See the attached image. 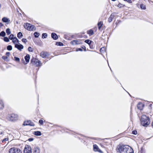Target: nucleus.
I'll use <instances>...</instances> for the list:
<instances>
[{
	"mask_svg": "<svg viewBox=\"0 0 153 153\" xmlns=\"http://www.w3.org/2000/svg\"><path fill=\"white\" fill-rule=\"evenodd\" d=\"M39 148L38 147H35L33 149V153H40Z\"/></svg>",
	"mask_w": 153,
	"mask_h": 153,
	"instance_id": "nucleus-12",
	"label": "nucleus"
},
{
	"mask_svg": "<svg viewBox=\"0 0 153 153\" xmlns=\"http://www.w3.org/2000/svg\"><path fill=\"white\" fill-rule=\"evenodd\" d=\"M102 25H103V22L102 21H100V22H99L98 23L97 25H98V26L99 29V30L100 29L101 27L102 26Z\"/></svg>",
	"mask_w": 153,
	"mask_h": 153,
	"instance_id": "nucleus-20",
	"label": "nucleus"
},
{
	"mask_svg": "<svg viewBox=\"0 0 153 153\" xmlns=\"http://www.w3.org/2000/svg\"><path fill=\"white\" fill-rule=\"evenodd\" d=\"M2 21L4 22H10L9 19L6 17L3 18L2 19Z\"/></svg>",
	"mask_w": 153,
	"mask_h": 153,
	"instance_id": "nucleus-18",
	"label": "nucleus"
},
{
	"mask_svg": "<svg viewBox=\"0 0 153 153\" xmlns=\"http://www.w3.org/2000/svg\"><path fill=\"white\" fill-rule=\"evenodd\" d=\"M5 33L4 31H1L0 33V36L4 37L5 35Z\"/></svg>",
	"mask_w": 153,
	"mask_h": 153,
	"instance_id": "nucleus-26",
	"label": "nucleus"
},
{
	"mask_svg": "<svg viewBox=\"0 0 153 153\" xmlns=\"http://www.w3.org/2000/svg\"><path fill=\"white\" fill-rule=\"evenodd\" d=\"M15 37L13 35L11 34L9 36V38L10 40H13Z\"/></svg>",
	"mask_w": 153,
	"mask_h": 153,
	"instance_id": "nucleus-33",
	"label": "nucleus"
},
{
	"mask_svg": "<svg viewBox=\"0 0 153 153\" xmlns=\"http://www.w3.org/2000/svg\"><path fill=\"white\" fill-rule=\"evenodd\" d=\"M125 1H127L129 3H132V1L131 0H126Z\"/></svg>",
	"mask_w": 153,
	"mask_h": 153,
	"instance_id": "nucleus-47",
	"label": "nucleus"
},
{
	"mask_svg": "<svg viewBox=\"0 0 153 153\" xmlns=\"http://www.w3.org/2000/svg\"><path fill=\"white\" fill-rule=\"evenodd\" d=\"M7 58V57L5 56H3L2 57V58L4 60L6 59Z\"/></svg>",
	"mask_w": 153,
	"mask_h": 153,
	"instance_id": "nucleus-45",
	"label": "nucleus"
},
{
	"mask_svg": "<svg viewBox=\"0 0 153 153\" xmlns=\"http://www.w3.org/2000/svg\"><path fill=\"white\" fill-rule=\"evenodd\" d=\"M114 14L112 13L111 15L108 19V21L109 22H110L112 21V19L114 17Z\"/></svg>",
	"mask_w": 153,
	"mask_h": 153,
	"instance_id": "nucleus-16",
	"label": "nucleus"
},
{
	"mask_svg": "<svg viewBox=\"0 0 153 153\" xmlns=\"http://www.w3.org/2000/svg\"><path fill=\"white\" fill-rule=\"evenodd\" d=\"M12 42L15 45V44H17V43L19 42V40L16 37H15L14 39L12 40Z\"/></svg>",
	"mask_w": 153,
	"mask_h": 153,
	"instance_id": "nucleus-17",
	"label": "nucleus"
},
{
	"mask_svg": "<svg viewBox=\"0 0 153 153\" xmlns=\"http://www.w3.org/2000/svg\"><path fill=\"white\" fill-rule=\"evenodd\" d=\"M7 49L8 51H11L12 49V47L11 45H8L7 47Z\"/></svg>",
	"mask_w": 153,
	"mask_h": 153,
	"instance_id": "nucleus-30",
	"label": "nucleus"
},
{
	"mask_svg": "<svg viewBox=\"0 0 153 153\" xmlns=\"http://www.w3.org/2000/svg\"><path fill=\"white\" fill-rule=\"evenodd\" d=\"M4 41L6 42H8L9 41V39L7 37H4Z\"/></svg>",
	"mask_w": 153,
	"mask_h": 153,
	"instance_id": "nucleus-36",
	"label": "nucleus"
},
{
	"mask_svg": "<svg viewBox=\"0 0 153 153\" xmlns=\"http://www.w3.org/2000/svg\"><path fill=\"white\" fill-rule=\"evenodd\" d=\"M9 153H22L20 149L14 147L10 149L9 151Z\"/></svg>",
	"mask_w": 153,
	"mask_h": 153,
	"instance_id": "nucleus-5",
	"label": "nucleus"
},
{
	"mask_svg": "<svg viewBox=\"0 0 153 153\" xmlns=\"http://www.w3.org/2000/svg\"><path fill=\"white\" fill-rule=\"evenodd\" d=\"M30 25V24L28 23H26L24 24V28L25 29L27 30L29 26Z\"/></svg>",
	"mask_w": 153,
	"mask_h": 153,
	"instance_id": "nucleus-21",
	"label": "nucleus"
},
{
	"mask_svg": "<svg viewBox=\"0 0 153 153\" xmlns=\"http://www.w3.org/2000/svg\"><path fill=\"white\" fill-rule=\"evenodd\" d=\"M22 42L25 43H26L27 42V39H26L23 38L22 39Z\"/></svg>",
	"mask_w": 153,
	"mask_h": 153,
	"instance_id": "nucleus-40",
	"label": "nucleus"
},
{
	"mask_svg": "<svg viewBox=\"0 0 153 153\" xmlns=\"http://www.w3.org/2000/svg\"><path fill=\"white\" fill-rule=\"evenodd\" d=\"M39 123L40 124H43V120H41V119H40L39 120Z\"/></svg>",
	"mask_w": 153,
	"mask_h": 153,
	"instance_id": "nucleus-41",
	"label": "nucleus"
},
{
	"mask_svg": "<svg viewBox=\"0 0 153 153\" xmlns=\"http://www.w3.org/2000/svg\"><path fill=\"white\" fill-rule=\"evenodd\" d=\"M52 37L54 40H56L58 38V36L55 33H52L51 34Z\"/></svg>",
	"mask_w": 153,
	"mask_h": 153,
	"instance_id": "nucleus-15",
	"label": "nucleus"
},
{
	"mask_svg": "<svg viewBox=\"0 0 153 153\" xmlns=\"http://www.w3.org/2000/svg\"><path fill=\"white\" fill-rule=\"evenodd\" d=\"M31 63L33 65H35L36 66H40L42 65L41 61L35 58H33L32 59Z\"/></svg>",
	"mask_w": 153,
	"mask_h": 153,
	"instance_id": "nucleus-4",
	"label": "nucleus"
},
{
	"mask_svg": "<svg viewBox=\"0 0 153 153\" xmlns=\"http://www.w3.org/2000/svg\"><path fill=\"white\" fill-rule=\"evenodd\" d=\"M132 134H137V132L136 131H133L132 132Z\"/></svg>",
	"mask_w": 153,
	"mask_h": 153,
	"instance_id": "nucleus-39",
	"label": "nucleus"
},
{
	"mask_svg": "<svg viewBox=\"0 0 153 153\" xmlns=\"http://www.w3.org/2000/svg\"><path fill=\"white\" fill-rule=\"evenodd\" d=\"M3 25L2 24V23L0 22V27L2 26Z\"/></svg>",
	"mask_w": 153,
	"mask_h": 153,
	"instance_id": "nucleus-52",
	"label": "nucleus"
},
{
	"mask_svg": "<svg viewBox=\"0 0 153 153\" xmlns=\"http://www.w3.org/2000/svg\"><path fill=\"white\" fill-rule=\"evenodd\" d=\"M82 51V48H79L76 49V51Z\"/></svg>",
	"mask_w": 153,
	"mask_h": 153,
	"instance_id": "nucleus-43",
	"label": "nucleus"
},
{
	"mask_svg": "<svg viewBox=\"0 0 153 153\" xmlns=\"http://www.w3.org/2000/svg\"><path fill=\"white\" fill-rule=\"evenodd\" d=\"M82 48L85 49V51H86V48L84 46H83L82 47Z\"/></svg>",
	"mask_w": 153,
	"mask_h": 153,
	"instance_id": "nucleus-50",
	"label": "nucleus"
},
{
	"mask_svg": "<svg viewBox=\"0 0 153 153\" xmlns=\"http://www.w3.org/2000/svg\"><path fill=\"white\" fill-rule=\"evenodd\" d=\"M15 60L17 62H19L20 61V59L19 58L17 57H14Z\"/></svg>",
	"mask_w": 153,
	"mask_h": 153,
	"instance_id": "nucleus-37",
	"label": "nucleus"
},
{
	"mask_svg": "<svg viewBox=\"0 0 153 153\" xmlns=\"http://www.w3.org/2000/svg\"><path fill=\"white\" fill-rule=\"evenodd\" d=\"M85 42L89 45H90L91 42V41L90 40L87 39L85 41Z\"/></svg>",
	"mask_w": 153,
	"mask_h": 153,
	"instance_id": "nucleus-32",
	"label": "nucleus"
},
{
	"mask_svg": "<svg viewBox=\"0 0 153 153\" xmlns=\"http://www.w3.org/2000/svg\"><path fill=\"white\" fill-rule=\"evenodd\" d=\"M103 50H105V48L104 47H102L100 49V51L101 52L102 51H103Z\"/></svg>",
	"mask_w": 153,
	"mask_h": 153,
	"instance_id": "nucleus-46",
	"label": "nucleus"
},
{
	"mask_svg": "<svg viewBox=\"0 0 153 153\" xmlns=\"http://www.w3.org/2000/svg\"><path fill=\"white\" fill-rule=\"evenodd\" d=\"M36 29V27L34 25L30 24L27 30H35Z\"/></svg>",
	"mask_w": 153,
	"mask_h": 153,
	"instance_id": "nucleus-13",
	"label": "nucleus"
},
{
	"mask_svg": "<svg viewBox=\"0 0 153 153\" xmlns=\"http://www.w3.org/2000/svg\"><path fill=\"white\" fill-rule=\"evenodd\" d=\"M58 45L60 46H62L63 45V44L61 42H59L58 43Z\"/></svg>",
	"mask_w": 153,
	"mask_h": 153,
	"instance_id": "nucleus-44",
	"label": "nucleus"
},
{
	"mask_svg": "<svg viewBox=\"0 0 153 153\" xmlns=\"http://www.w3.org/2000/svg\"><path fill=\"white\" fill-rule=\"evenodd\" d=\"M48 55V53L47 52L42 51L40 53V56L43 58H46Z\"/></svg>",
	"mask_w": 153,
	"mask_h": 153,
	"instance_id": "nucleus-10",
	"label": "nucleus"
},
{
	"mask_svg": "<svg viewBox=\"0 0 153 153\" xmlns=\"http://www.w3.org/2000/svg\"><path fill=\"white\" fill-rule=\"evenodd\" d=\"M4 108V104L3 101L1 100H0V110H2Z\"/></svg>",
	"mask_w": 153,
	"mask_h": 153,
	"instance_id": "nucleus-14",
	"label": "nucleus"
},
{
	"mask_svg": "<svg viewBox=\"0 0 153 153\" xmlns=\"http://www.w3.org/2000/svg\"><path fill=\"white\" fill-rule=\"evenodd\" d=\"M23 125L24 126H27V125H30L31 126H34V124L31 122V121L30 120H28L27 121H25L23 124Z\"/></svg>",
	"mask_w": 153,
	"mask_h": 153,
	"instance_id": "nucleus-8",
	"label": "nucleus"
},
{
	"mask_svg": "<svg viewBox=\"0 0 153 153\" xmlns=\"http://www.w3.org/2000/svg\"><path fill=\"white\" fill-rule=\"evenodd\" d=\"M28 50L30 52H33V49L30 47H29L28 48Z\"/></svg>",
	"mask_w": 153,
	"mask_h": 153,
	"instance_id": "nucleus-35",
	"label": "nucleus"
},
{
	"mask_svg": "<svg viewBox=\"0 0 153 153\" xmlns=\"http://www.w3.org/2000/svg\"><path fill=\"white\" fill-rule=\"evenodd\" d=\"M30 59V55L29 54L27 55L25 57V59L26 61V62H24L25 64H27L29 61Z\"/></svg>",
	"mask_w": 153,
	"mask_h": 153,
	"instance_id": "nucleus-11",
	"label": "nucleus"
},
{
	"mask_svg": "<svg viewBox=\"0 0 153 153\" xmlns=\"http://www.w3.org/2000/svg\"><path fill=\"white\" fill-rule=\"evenodd\" d=\"M124 0L125 1L126 0Z\"/></svg>",
	"mask_w": 153,
	"mask_h": 153,
	"instance_id": "nucleus-53",
	"label": "nucleus"
},
{
	"mask_svg": "<svg viewBox=\"0 0 153 153\" xmlns=\"http://www.w3.org/2000/svg\"><path fill=\"white\" fill-rule=\"evenodd\" d=\"M120 153H134L133 149L128 145H122L118 149Z\"/></svg>",
	"mask_w": 153,
	"mask_h": 153,
	"instance_id": "nucleus-1",
	"label": "nucleus"
},
{
	"mask_svg": "<svg viewBox=\"0 0 153 153\" xmlns=\"http://www.w3.org/2000/svg\"><path fill=\"white\" fill-rule=\"evenodd\" d=\"M124 6H125L124 4H122L120 3L118 5L117 7H118L120 8H121L122 7H124Z\"/></svg>",
	"mask_w": 153,
	"mask_h": 153,
	"instance_id": "nucleus-28",
	"label": "nucleus"
},
{
	"mask_svg": "<svg viewBox=\"0 0 153 153\" xmlns=\"http://www.w3.org/2000/svg\"><path fill=\"white\" fill-rule=\"evenodd\" d=\"M15 47L20 51H22L24 48L23 46L20 44H15Z\"/></svg>",
	"mask_w": 153,
	"mask_h": 153,
	"instance_id": "nucleus-7",
	"label": "nucleus"
},
{
	"mask_svg": "<svg viewBox=\"0 0 153 153\" xmlns=\"http://www.w3.org/2000/svg\"><path fill=\"white\" fill-rule=\"evenodd\" d=\"M33 138H29V139H28V140L30 141H33Z\"/></svg>",
	"mask_w": 153,
	"mask_h": 153,
	"instance_id": "nucleus-48",
	"label": "nucleus"
},
{
	"mask_svg": "<svg viewBox=\"0 0 153 153\" xmlns=\"http://www.w3.org/2000/svg\"><path fill=\"white\" fill-rule=\"evenodd\" d=\"M150 123L149 119L145 115H143L141 118V123L143 126H146Z\"/></svg>",
	"mask_w": 153,
	"mask_h": 153,
	"instance_id": "nucleus-2",
	"label": "nucleus"
},
{
	"mask_svg": "<svg viewBox=\"0 0 153 153\" xmlns=\"http://www.w3.org/2000/svg\"><path fill=\"white\" fill-rule=\"evenodd\" d=\"M6 32L7 35H9L11 33L10 29L9 28H7L6 30Z\"/></svg>",
	"mask_w": 153,
	"mask_h": 153,
	"instance_id": "nucleus-31",
	"label": "nucleus"
},
{
	"mask_svg": "<svg viewBox=\"0 0 153 153\" xmlns=\"http://www.w3.org/2000/svg\"><path fill=\"white\" fill-rule=\"evenodd\" d=\"M22 36L23 35L22 34V33L20 32H19V33L17 34V37L19 39H20L21 38H22Z\"/></svg>",
	"mask_w": 153,
	"mask_h": 153,
	"instance_id": "nucleus-25",
	"label": "nucleus"
},
{
	"mask_svg": "<svg viewBox=\"0 0 153 153\" xmlns=\"http://www.w3.org/2000/svg\"><path fill=\"white\" fill-rule=\"evenodd\" d=\"M8 138H4L2 140V142H3L4 141H8Z\"/></svg>",
	"mask_w": 153,
	"mask_h": 153,
	"instance_id": "nucleus-42",
	"label": "nucleus"
},
{
	"mask_svg": "<svg viewBox=\"0 0 153 153\" xmlns=\"http://www.w3.org/2000/svg\"><path fill=\"white\" fill-rule=\"evenodd\" d=\"M24 153H32L31 148L30 146L26 145L24 150Z\"/></svg>",
	"mask_w": 153,
	"mask_h": 153,
	"instance_id": "nucleus-6",
	"label": "nucleus"
},
{
	"mask_svg": "<svg viewBox=\"0 0 153 153\" xmlns=\"http://www.w3.org/2000/svg\"><path fill=\"white\" fill-rule=\"evenodd\" d=\"M6 54L7 56H9L10 54V53L9 52H7L6 53Z\"/></svg>",
	"mask_w": 153,
	"mask_h": 153,
	"instance_id": "nucleus-49",
	"label": "nucleus"
},
{
	"mask_svg": "<svg viewBox=\"0 0 153 153\" xmlns=\"http://www.w3.org/2000/svg\"><path fill=\"white\" fill-rule=\"evenodd\" d=\"M93 33V31L92 30H90L88 31V33L89 34L90 36L92 35Z\"/></svg>",
	"mask_w": 153,
	"mask_h": 153,
	"instance_id": "nucleus-23",
	"label": "nucleus"
},
{
	"mask_svg": "<svg viewBox=\"0 0 153 153\" xmlns=\"http://www.w3.org/2000/svg\"><path fill=\"white\" fill-rule=\"evenodd\" d=\"M4 134V132L2 131H0V135L2 134Z\"/></svg>",
	"mask_w": 153,
	"mask_h": 153,
	"instance_id": "nucleus-51",
	"label": "nucleus"
},
{
	"mask_svg": "<svg viewBox=\"0 0 153 153\" xmlns=\"http://www.w3.org/2000/svg\"><path fill=\"white\" fill-rule=\"evenodd\" d=\"M18 118V115L16 114H8L7 117V119L11 121H14Z\"/></svg>",
	"mask_w": 153,
	"mask_h": 153,
	"instance_id": "nucleus-3",
	"label": "nucleus"
},
{
	"mask_svg": "<svg viewBox=\"0 0 153 153\" xmlns=\"http://www.w3.org/2000/svg\"><path fill=\"white\" fill-rule=\"evenodd\" d=\"M70 43L73 45H76V40H73Z\"/></svg>",
	"mask_w": 153,
	"mask_h": 153,
	"instance_id": "nucleus-24",
	"label": "nucleus"
},
{
	"mask_svg": "<svg viewBox=\"0 0 153 153\" xmlns=\"http://www.w3.org/2000/svg\"><path fill=\"white\" fill-rule=\"evenodd\" d=\"M34 36L36 38L38 37L39 36V34L38 33H37V32H35L34 33Z\"/></svg>",
	"mask_w": 153,
	"mask_h": 153,
	"instance_id": "nucleus-34",
	"label": "nucleus"
},
{
	"mask_svg": "<svg viewBox=\"0 0 153 153\" xmlns=\"http://www.w3.org/2000/svg\"><path fill=\"white\" fill-rule=\"evenodd\" d=\"M47 36V34L46 33H43L42 35V38L43 39L46 38Z\"/></svg>",
	"mask_w": 153,
	"mask_h": 153,
	"instance_id": "nucleus-29",
	"label": "nucleus"
},
{
	"mask_svg": "<svg viewBox=\"0 0 153 153\" xmlns=\"http://www.w3.org/2000/svg\"><path fill=\"white\" fill-rule=\"evenodd\" d=\"M143 105L141 103H139L137 105V107L138 108L140 109H141L142 108H140V106H142Z\"/></svg>",
	"mask_w": 153,
	"mask_h": 153,
	"instance_id": "nucleus-38",
	"label": "nucleus"
},
{
	"mask_svg": "<svg viewBox=\"0 0 153 153\" xmlns=\"http://www.w3.org/2000/svg\"><path fill=\"white\" fill-rule=\"evenodd\" d=\"M140 7L142 9L145 10L146 9L145 5L143 4H141L140 5Z\"/></svg>",
	"mask_w": 153,
	"mask_h": 153,
	"instance_id": "nucleus-27",
	"label": "nucleus"
},
{
	"mask_svg": "<svg viewBox=\"0 0 153 153\" xmlns=\"http://www.w3.org/2000/svg\"><path fill=\"white\" fill-rule=\"evenodd\" d=\"M76 45L82 44V41L81 40H76Z\"/></svg>",
	"mask_w": 153,
	"mask_h": 153,
	"instance_id": "nucleus-22",
	"label": "nucleus"
},
{
	"mask_svg": "<svg viewBox=\"0 0 153 153\" xmlns=\"http://www.w3.org/2000/svg\"><path fill=\"white\" fill-rule=\"evenodd\" d=\"M93 149L95 152H98L100 153L102 152V151L99 149L97 146L96 144L93 145Z\"/></svg>",
	"mask_w": 153,
	"mask_h": 153,
	"instance_id": "nucleus-9",
	"label": "nucleus"
},
{
	"mask_svg": "<svg viewBox=\"0 0 153 153\" xmlns=\"http://www.w3.org/2000/svg\"><path fill=\"white\" fill-rule=\"evenodd\" d=\"M33 134L36 136H40L41 135V133L39 131H35L33 132Z\"/></svg>",
	"mask_w": 153,
	"mask_h": 153,
	"instance_id": "nucleus-19",
	"label": "nucleus"
}]
</instances>
